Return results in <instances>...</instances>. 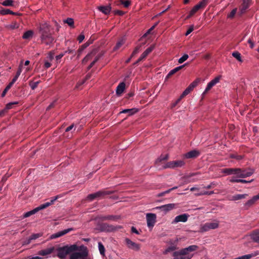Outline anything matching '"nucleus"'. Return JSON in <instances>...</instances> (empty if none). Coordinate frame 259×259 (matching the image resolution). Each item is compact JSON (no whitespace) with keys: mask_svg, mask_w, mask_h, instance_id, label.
<instances>
[{"mask_svg":"<svg viewBox=\"0 0 259 259\" xmlns=\"http://www.w3.org/2000/svg\"><path fill=\"white\" fill-rule=\"evenodd\" d=\"M57 256L60 259H66L70 254V259H90L86 247L78 246L76 244L65 245L57 248Z\"/></svg>","mask_w":259,"mask_h":259,"instance_id":"1","label":"nucleus"},{"mask_svg":"<svg viewBox=\"0 0 259 259\" xmlns=\"http://www.w3.org/2000/svg\"><path fill=\"white\" fill-rule=\"evenodd\" d=\"M198 249V246L196 245H190L174 252L172 256L174 259H191L194 255V252Z\"/></svg>","mask_w":259,"mask_h":259,"instance_id":"2","label":"nucleus"},{"mask_svg":"<svg viewBox=\"0 0 259 259\" xmlns=\"http://www.w3.org/2000/svg\"><path fill=\"white\" fill-rule=\"evenodd\" d=\"M40 33V38L42 43L49 45L54 41V38L50 33V28L47 23H44L40 25L39 29Z\"/></svg>","mask_w":259,"mask_h":259,"instance_id":"3","label":"nucleus"},{"mask_svg":"<svg viewBox=\"0 0 259 259\" xmlns=\"http://www.w3.org/2000/svg\"><path fill=\"white\" fill-rule=\"evenodd\" d=\"M219 222L217 220H214L211 222H208L204 224L200 228L201 232H206L211 229H215L219 227Z\"/></svg>","mask_w":259,"mask_h":259,"instance_id":"4","label":"nucleus"},{"mask_svg":"<svg viewBox=\"0 0 259 259\" xmlns=\"http://www.w3.org/2000/svg\"><path fill=\"white\" fill-rule=\"evenodd\" d=\"M120 228H121V226L114 227L106 223H103L99 225L97 229L101 232H112Z\"/></svg>","mask_w":259,"mask_h":259,"instance_id":"5","label":"nucleus"},{"mask_svg":"<svg viewBox=\"0 0 259 259\" xmlns=\"http://www.w3.org/2000/svg\"><path fill=\"white\" fill-rule=\"evenodd\" d=\"M147 226L149 228H153L156 223V215L155 213L146 214Z\"/></svg>","mask_w":259,"mask_h":259,"instance_id":"6","label":"nucleus"},{"mask_svg":"<svg viewBox=\"0 0 259 259\" xmlns=\"http://www.w3.org/2000/svg\"><path fill=\"white\" fill-rule=\"evenodd\" d=\"M111 193L108 191H101L96 193L91 194L87 196V199L92 201L96 198H99L105 195L110 194Z\"/></svg>","mask_w":259,"mask_h":259,"instance_id":"7","label":"nucleus"},{"mask_svg":"<svg viewBox=\"0 0 259 259\" xmlns=\"http://www.w3.org/2000/svg\"><path fill=\"white\" fill-rule=\"evenodd\" d=\"M189 215L187 213H183L175 217L174 220L172 221L171 224H176L179 222H186L188 219Z\"/></svg>","mask_w":259,"mask_h":259,"instance_id":"8","label":"nucleus"},{"mask_svg":"<svg viewBox=\"0 0 259 259\" xmlns=\"http://www.w3.org/2000/svg\"><path fill=\"white\" fill-rule=\"evenodd\" d=\"M125 242L126 243L127 246L130 249H133V250H134L136 251H138L140 250V244H137V243L132 241L128 238H125Z\"/></svg>","mask_w":259,"mask_h":259,"instance_id":"9","label":"nucleus"},{"mask_svg":"<svg viewBox=\"0 0 259 259\" xmlns=\"http://www.w3.org/2000/svg\"><path fill=\"white\" fill-rule=\"evenodd\" d=\"M185 164V162L183 160H176L170 161L168 162L166 164V167L174 168L176 167H182Z\"/></svg>","mask_w":259,"mask_h":259,"instance_id":"10","label":"nucleus"},{"mask_svg":"<svg viewBox=\"0 0 259 259\" xmlns=\"http://www.w3.org/2000/svg\"><path fill=\"white\" fill-rule=\"evenodd\" d=\"M220 77L217 76L213 79L211 80L210 82H209L202 95H204L205 94H206L208 92V91H209L213 86H214L217 83H218L220 81Z\"/></svg>","mask_w":259,"mask_h":259,"instance_id":"11","label":"nucleus"},{"mask_svg":"<svg viewBox=\"0 0 259 259\" xmlns=\"http://www.w3.org/2000/svg\"><path fill=\"white\" fill-rule=\"evenodd\" d=\"M176 207V204L174 203H169L167 204L163 205L160 206H157L155 208L156 209H160L165 213L173 209Z\"/></svg>","mask_w":259,"mask_h":259,"instance_id":"12","label":"nucleus"},{"mask_svg":"<svg viewBox=\"0 0 259 259\" xmlns=\"http://www.w3.org/2000/svg\"><path fill=\"white\" fill-rule=\"evenodd\" d=\"M58 198V196H56L53 198H52L50 202H47L46 203H45L44 204H42L40 205L39 206L35 208L36 210V211L38 212V211L44 209L51 205L53 204L54 202Z\"/></svg>","mask_w":259,"mask_h":259,"instance_id":"13","label":"nucleus"},{"mask_svg":"<svg viewBox=\"0 0 259 259\" xmlns=\"http://www.w3.org/2000/svg\"><path fill=\"white\" fill-rule=\"evenodd\" d=\"M73 230V229L72 228H68L67 229H65L62 231H59L56 233H54V234L51 235L50 238L51 239H54L59 238L60 237H61V236L66 234L67 233L70 232V231H72Z\"/></svg>","mask_w":259,"mask_h":259,"instance_id":"14","label":"nucleus"},{"mask_svg":"<svg viewBox=\"0 0 259 259\" xmlns=\"http://www.w3.org/2000/svg\"><path fill=\"white\" fill-rule=\"evenodd\" d=\"M54 250V246H51L50 247L38 251L37 254L41 256H48L53 252Z\"/></svg>","mask_w":259,"mask_h":259,"instance_id":"15","label":"nucleus"},{"mask_svg":"<svg viewBox=\"0 0 259 259\" xmlns=\"http://www.w3.org/2000/svg\"><path fill=\"white\" fill-rule=\"evenodd\" d=\"M259 200V193L252 197L250 199L247 201L244 204V207L248 208L253 205L256 201Z\"/></svg>","mask_w":259,"mask_h":259,"instance_id":"16","label":"nucleus"},{"mask_svg":"<svg viewBox=\"0 0 259 259\" xmlns=\"http://www.w3.org/2000/svg\"><path fill=\"white\" fill-rule=\"evenodd\" d=\"M251 3V0H243V3L240 8V14L244 13L248 8Z\"/></svg>","mask_w":259,"mask_h":259,"instance_id":"17","label":"nucleus"},{"mask_svg":"<svg viewBox=\"0 0 259 259\" xmlns=\"http://www.w3.org/2000/svg\"><path fill=\"white\" fill-rule=\"evenodd\" d=\"M248 196L247 194H235L231 196L230 198V200L231 201H237L240 199H243L246 198V197Z\"/></svg>","mask_w":259,"mask_h":259,"instance_id":"18","label":"nucleus"},{"mask_svg":"<svg viewBox=\"0 0 259 259\" xmlns=\"http://www.w3.org/2000/svg\"><path fill=\"white\" fill-rule=\"evenodd\" d=\"M253 171L252 170L241 169V174H240V178H245L249 177L252 175Z\"/></svg>","mask_w":259,"mask_h":259,"instance_id":"19","label":"nucleus"},{"mask_svg":"<svg viewBox=\"0 0 259 259\" xmlns=\"http://www.w3.org/2000/svg\"><path fill=\"white\" fill-rule=\"evenodd\" d=\"M98 10L103 13L107 15L110 12L111 7L110 6H100L98 7Z\"/></svg>","mask_w":259,"mask_h":259,"instance_id":"20","label":"nucleus"},{"mask_svg":"<svg viewBox=\"0 0 259 259\" xmlns=\"http://www.w3.org/2000/svg\"><path fill=\"white\" fill-rule=\"evenodd\" d=\"M34 34V32L32 30H28L24 33L22 38L24 39H30L32 38Z\"/></svg>","mask_w":259,"mask_h":259,"instance_id":"21","label":"nucleus"},{"mask_svg":"<svg viewBox=\"0 0 259 259\" xmlns=\"http://www.w3.org/2000/svg\"><path fill=\"white\" fill-rule=\"evenodd\" d=\"M184 65H182V66H178L177 67H176L175 68L172 69L171 70H170L169 73H168V74L167 75V76H166L165 77V80L167 79L168 78H169L172 75H173L174 74H175V73H176L177 71H178L179 70H180V69H181L183 67H184Z\"/></svg>","mask_w":259,"mask_h":259,"instance_id":"22","label":"nucleus"},{"mask_svg":"<svg viewBox=\"0 0 259 259\" xmlns=\"http://www.w3.org/2000/svg\"><path fill=\"white\" fill-rule=\"evenodd\" d=\"M125 42V39L124 38H122L117 42L115 46L113 48V51H116L122 46Z\"/></svg>","mask_w":259,"mask_h":259,"instance_id":"23","label":"nucleus"},{"mask_svg":"<svg viewBox=\"0 0 259 259\" xmlns=\"http://www.w3.org/2000/svg\"><path fill=\"white\" fill-rule=\"evenodd\" d=\"M125 84L124 82H121L119 84V85L117 86L116 90V94L117 95H120L121 94L124 89H125Z\"/></svg>","mask_w":259,"mask_h":259,"instance_id":"24","label":"nucleus"},{"mask_svg":"<svg viewBox=\"0 0 259 259\" xmlns=\"http://www.w3.org/2000/svg\"><path fill=\"white\" fill-rule=\"evenodd\" d=\"M139 110L137 108L124 109L120 113H128L130 115H133L138 112Z\"/></svg>","mask_w":259,"mask_h":259,"instance_id":"25","label":"nucleus"},{"mask_svg":"<svg viewBox=\"0 0 259 259\" xmlns=\"http://www.w3.org/2000/svg\"><path fill=\"white\" fill-rule=\"evenodd\" d=\"M199 152L196 150L190 151L186 154L185 157L187 158L196 157L199 155Z\"/></svg>","mask_w":259,"mask_h":259,"instance_id":"26","label":"nucleus"},{"mask_svg":"<svg viewBox=\"0 0 259 259\" xmlns=\"http://www.w3.org/2000/svg\"><path fill=\"white\" fill-rule=\"evenodd\" d=\"M259 255V251H255L251 253L241 256V259H250Z\"/></svg>","mask_w":259,"mask_h":259,"instance_id":"27","label":"nucleus"},{"mask_svg":"<svg viewBox=\"0 0 259 259\" xmlns=\"http://www.w3.org/2000/svg\"><path fill=\"white\" fill-rule=\"evenodd\" d=\"M237 170H235V168H228L222 169V172L226 174L227 175H234V172L236 171Z\"/></svg>","mask_w":259,"mask_h":259,"instance_id":"28","label":"nucleus"},{"mask_svg":"<svg viewBox=\"0 0 259 259\" xmlns=\"http://www.w3.org/2000/svg\"><path fill=\"white\" fill-rule=\"evenodd\" d=\"M252 240L259 244V232H255L250 235Z\"/></svg>","mask_w":259,"mask_h":259,"instance_id":"29","label":"nucleus"},{"mask_svg":"<svg viewBox=\"0 0 259 259\" xmlns=\"http://www.w3.org/2000/svg\"><path fill=\"white\" fill-rule=\"evenodd\" d=\"M209 2L210 0H202L196 5L199 7V8L200 9L205 8Z\"/></svg>","mask_w":259,"mask_h":259,"instance_id":"30","label":"nucleus"},{"mask_svg":"<svg viewBox=\"0 0 259 259\" xmlns=\"http://www.w3.org/2000/svg\"><path fill=\"white\" fill-rule=\"evenodd\" d=\"M118 218H119V217L117 216L109 215H105V216L102 217L101 218V220L103 221L114 220L118 219Z\"/></svg>","mask_w":259,"mask_h":259,"instance_id":"31","label":"nucleus"},{"mask_svg":"<svg viewBox=\"0 0 259 259\" xmlns=\"http://www.w3.org/2000/svg\"><path fill=\"white\" fill-rule=\"evenodd\" d=\"M98 248L100 254L103 256H105V249L101 242H98Z\"/></svg>","mask_w":259,"mask_h":259,"instance_id":"32","label":"nucleus"},{"mask_svg":"<svg viewBox=\"0 0 259 259\" xmlns=\"http://www.w3.org/2000/svg\"><path fill=\"white\" fill-rule=\"evenodd\" d=\"M14 3V2L13 0H5L3 3H2V5L6 7L13 6Z\"/></svg>","mask_w":259,"mask_h":259,"instance_id":"33","label":"nucleus"},{"mask_svg":"<svg viewBox=\"0 0 259 259\" xmlns=\"http://www.w3.org/2000/svg\"><path fill=\"white\" fill-rule=\"evenodd\" d=\"M177 249V247L176 246H170L167 247L163 251V254H167L168 252L175 250Z\"/></svg>","mask_w":259,"mask_h":259,"instance_id":"34","label":"nucleus"},{"mask_svg":"<svg viewBox=\"0 0 259 259\" xmlns=\"http://www.w3.org/2000/svg\"><path fill=\"white\" fill-rule=\"evenodd\" d=\"M232 56L235 58L238 61L242 62V60L241 57V54L238 52H234L232 53Z\"/></svg>","mask_w":259,"mask_h":259,"instance_id":"35","label":"nucleus"},{"mask_svg":"<svg viewBox=\"0 0 259 259\" xmlns=\"http://www.w3.org/2000/svg\"><path fill=\"white\" fill-rule=\"evenodd\" d=\"M7 27L10 29H15L19 27V24L16 22H13L11 24L8 25Z\"/></svg>","mask_w":259,"mask_h":259,"instance_id":"36","label":"nucleus"},{"mask_svg":"<svg viewBox=\"0 0 259 259\" xmlns=\"http://www.w3.org/2000/svg\"><path fill=\"white\" fill-rule=\"evenodd\" d=\"M36 212H37L36 210L35 209V208H34V209H33L32 210H30L29 211H28V212L25 213L23 214V218H26L29 217L30 215L34 214Z\"/></svg>","mask_w":259,"mask_h":259,"instance_id":"37","label":"nucleus"},{"mask_svg":"<svg viewBox=\"0 0 259 259\" xmlns=\"http://www.w3.org/2000/svg\"><path fill=\"white\" fill-rule=\"evenodd\" d=\"M41 236V235L40 234H32L30 237L29 239H28L27 242L26 243V244H29L31 240L36 239L39 238V237H40Z\"/></svg>","mask_w":259,"mask_h":259,"instance_id":"38","label":"nucleus"},{"mask_svg":"<svg viewBox=\"0 0 259 259\" xmlns=\"http://www.w3.org/2000/svg\"><path fill=\"white\" fill-rule=\"evenodd\" d=\"M0 14L3 15H8V14H15L14 12L9 9H3L0 11Z\"/></svg>","mask_w":259,"mask_h":259,"instance_id":"39","label":"nucleus"},{"mask_svg":"<svg viewBox=\"0 0 259 259\" xmlns=\"http://www.w3.org/2000/svg\"><path fill=\"white\" fill-rule=\"evenodd\" d=\"M214 193L213 191H204V192H201L199 193H196L195 195L196 196H201V195H211Z\"/></svg>","mask_w":259,"mask_h":259,"instance_id":"40","label":"nucleus"},{"mask_svg":"<svg viewBox=\"0 0 259 259\" xmlns=\"http://www.w3.org/2000/svg\"><path fill=\"white\" fill-rule=\"evenodd\" d=\"M188 57H189V56L187 54H185L179 59L178 62L179 63L181 64V63H183L184 62H185L186 60H187L188 59Z\"/></svg>","mask_w":259,"mask_h":259,"instance_id":"41","label":"nucleus"},{"mask_svg":"<svg viewBox=\"0 0 259 259\" xmlns=\"http://www.w3.org/2000/svg\"><path fill=\"white\" fill-rule=\"evenodd\" d=\"M64 22L67 23L70 26H73L74 21L73 19L71 18H68L66 20H64Z\"/></svg>","mask_w":259,"mask_h":259,"instance_id":"42","label":"nucleus"},{"mask_svg":"<svg viewBox=\"0 0 259 259\" xmlns=\"http://www.w3.org/2000/svg\"><path fill=\"white\" fill-rule=\"evenodd\" d=\"M200 9L199 7L197 5H195L190 11V15H193L195 13H196Z\"/></svg>","mask_w":259,"mask_h":259,"instance_id":"43","label":"nucleus"},{"mask_svg":"<svg viewBox=\"0 0 259 259\" xmlns=\"http://www.w3.org/2000/svg\"><path fill=\"white\" fill-rule=\"evenodd\" d=\"M140 48H141V46H137L135 49V50H134V51L133 52V53L131 55V57H133L135 55H136L140 52Z\"/></svg>","mask_w":259,"mask_h":259,"instance_id":"44","label":"nucleus"},{"mask_svg":"<svg viewBox=\"0 0 259 259\" xmlns=\"http://www.w3.org/2000/svg\"><path fill=\"white\" fill-rule=\"evenodd\" d=\"M199 82V79H197L195 80H194L193 82H192L189 85V86H190L191 88H192V89H194V88H195L198 85Z\"/></svg>","mask_w":259,"mask_h":259,"instance_id":"45","label":"nucleus"},{"mask_svg":"<svg viewBox=\"0 0 259 259\" xmlns=\"http://www.w3.org/2000/svg\"><path fill=\"white\" fill-rule=\"evenodd\" d=\"M39 83V81L30 82L29 84H30L31 88L32 90H34L37 87Z\"/></svg>","mask_w":259,"mask_h":259,"instance_id":"46","label":"nucleus"},{"mask_svg":"<svg viewBox=\"0 0 259 259\" xmlns=\"http://www.w3.org/2000/svg\"><path fill=\"white\" fill-rule=\"evenodd\" d=\"M120 2L125 8L128 7L131 4V1L129 0H127L125 1H123V0H120Z\"/></svg>","mask_w":259,"mask_h":259,"instance_id":"47","label":"nucleus"},{"mask_svg":"<svg viewBox=\"0 0 259 259\" xmlns=\"http://www.w3.org/2000/svg\"><path fill=\"white\" fill-rule=\"evenodd\" d=\"M237 12V9L235 8L228 15V17L230 18H232L235 16L236 13Z\"/></svg>","mask_w":259,"mask_h":259,"instance_id":"48","label":"nucleus"},{"mask_svg":"<svg viewBox=\"0 0 259 259\" xmlns=\"http://www.w3.org/2000/svg\"><path fill=\"white\" fill-rule=\"evenodd\" d=\"M93 53H90L89 54H88L82 60V62H87L89 60H90L91 57L93 56Z\"/></svg>","mask_w":259,"mask_h":259,"instance_id":"49","label":"nucleus"},{"mask_svg":"<svg viewBox=\"0 0 259 259\" xmlns=\"http://www.w3.org/2000/svg\"><path fill=\"white\" fill-rule=\"evenodd\" d=\"M148 56V55L146 54V53H145L144 52L141 54V56L140 57V58H139V59L138 60L137 63L139 62H140L142 60H143L144 59H145L147 56Z\"/></svg>","mask_w":259,"mask_h":259,"instance_id":"50","label":"nucleus"},{"mask_svg":"<svg viewBox=\"0 0 259 259\" xmlns=\"http://www.w3.org/2000/svg\"><path fill=\"white\" fill-rule=\"evenodd\" d=\"M171 191V189H168L165 191H164L163 192L160 193L157 195V197H162L164 196L165 194L169 193Z\"/></svg>","mask_w":259,"mask_h":259,"instance_id":"51","label":"nucleus"},{"mask_svg":"<svg viewBox=\"0 0 259 259\" xmlns=\"http://www.w3.org/2000/svg\"><path fill=\"white\" fill-rule=\"evenodd\" d=\"M154 48V46H152L150 47L149 48H147L144 51V52L146 53L147 55H148L153 50Z\"/></svg>","mask_w":259,"mask_h":259,"instance_id":"52","label":"nucleus"},{"mask_svg":"<svg viewBox=\"0 0 259 259\" xmlns=\"http://www.w3.org/2000/svg\"><path fill=\"white\" fill-rule=\"evenodd\" d=\"M241 169L239 168H235V170H238L234 172V175H236L237 177L240 178V174H241Z\"/></svg>","mask_w":259,"mask_h":259,"instance_id":"53","label":"nucleus"},{"mask_svg":"<svg viewBox=\"0 0 259 259\" xmlns=\"http://www.w3.org/2000/svg\"><path fill=\"white\" fill-rule=\"evenodd\" d=\"M11 85H10V84H9L5 88V89L4 90V91H3L2 94V97H4L6 94V93L8 92V91L11 88Z\"/></svg>","mask_w":259,"mask_h":259,"instance_id":"54","label":"nucleus"},{"mask_svg":"<svg viewBox=\"0 0 259 259\" xmlns=\"http://www.w3.org/2000/svg\"><path fill=\"white\" fill-rule=\"evenodd\" d=\"M17 104V102H11V103H9L8 104H7L6 105V109H5V110H7V109H11L12 108V105H15V104Z\"/></svg>","mask_w":259,"mask_h":259,"instance_id":"55","label":"nucleus"},{"mask_svg":"<svg viewBox=\"0 0 259 259\" xmlns=\"http://www.w3.org/2000/svg\"><path fill=\"white\" fill-rule=\"evenodd\" d=\"M157 25V23H156L154 25L151 27L149 29L147 30V31L144 34L143 37L146 36L148 34L150 33V32L155 28V27Z\"/></svg>","mask_w":259,"mask_h":259,"instance_id":"56","label":"nucleus"},{"mask_svg":"<svg viewBox=\"0 0 259 259\" xmlns=\"http://www.w3.org/2000/svg\"><path fill=\"white\" fill-rule=\"evenodd\" d=\"M216 186V184L214 182H211L209 185L204 187V188L205 189H210L211 188H213Z\"/></svg>","mask_w":259,"mask_h":259,"instance_id":"57","label":"nucleus"},{"mask_svg":"<svg viewBox=\"0 0 259 259\" xmlns=\"http://www.w3.org/2000/svg\"><path fill=\"white\" fill-rule=\"evenodd\" d=\"M84 39V35L83 34H80L77 38V39L79 43L81 42Z\"/></svg>","mask_w":259,"mask_h":259,"instance_id":"58","label":"nucleus"},{"mask_svg":"<svg viewBox=\"0 0 259 259\" xmlns=\"http://www.w3.org/2000/svg\"><path fill=\"white\" fill-rule=\"evenodd\" d=\"M247 42L250 45V48L251 49H253L254 47V44L253 41L251 40V39H250V38L248 39Z\"/></svg>","mask_w":259,"mask_h":259,"instance_id":"59","label":"nucleus"},{"mask_svg":"<svg viewBox=\"0 0 259 259\" xmlns=\"http://www.w3.org/2000/svg\"><path fill=\"white\" fill-rule=\"evenodd\" d=\"M98 59H99V57H96V58L95 59V60L91 63V64L89 66V69H90L91 68H92L94 66V65L95 64V63L98 60Z\"/></svg>","mask_w":259,"mask_h":259,"instance_id":"60","label":"nucleus"},{"mask_svg":"<svg viewBox=\"0 0 259 259\" xmlns=\"http://www.w3.org/2000/svg\"><path fill=\"white\" fill-rule=\"evenodd\" d=\"M193 26H191L190 27V28L187 30L185 35H188L191 32H192L193 30Z\"/></svg>","mask_w":259,"mask_h":259,"instance_id":"61","label":"nucleus"},{"mask_svg":"<svg viewBox=\"0 0 259 259\" xmlns=\"http://www.w3.org/2000/svg\"><path fill=\"white\" fill-rule=\"evenodd\" d=\"M22 66H20L19 67V68H18L17 71L16 75H17V76L19 77L22 72Z\"/></svg>","mask_w":259,"mask_h":259,"instance_id":"62","label":"nucleus"},{"mask_svg":"<svg viewBox=\"0 0 259 259\" xmlns=\"http://www.w3.org/2000/svg\"><path fill=\"white\" fill-rule=\"evenodd\" d=\"M18 77H19L18 76H17V75H15V77L13 78V79L11 81V82H10L9 83L10 85L12 86L13 84L16 81V80H17Z\"/></svg>","mask_w":259,"mask_h":259,"instance_id":"63","label":"nucleus"},{"mask_svg":"<svg viewBox=\"0 0 259 259\" xmlns=\"http://www.w3.org/2000/svg\"><path fill=\"white\" fill-rule=\"evenodd\" d=\"M114 14L116 15H119L120 16L123 15L124 13L123 11L120 10H116L114 11Z\"/></svg>","mask_w":259,"mask_h":259,"instance_id":"64","label":"nucleus"}]
</instances>
